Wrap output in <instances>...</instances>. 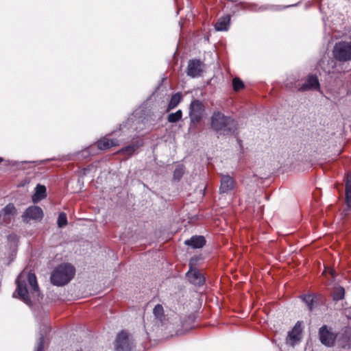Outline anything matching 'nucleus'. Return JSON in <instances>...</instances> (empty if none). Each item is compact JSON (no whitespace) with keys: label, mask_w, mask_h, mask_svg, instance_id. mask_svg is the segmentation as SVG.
<instances>
[{"label":"nucleus","mask_w":351,"mask_h":351,"mask_svg":"<svg viewBox=\"0 0 351 351\" xmlns=\"http://www.w3.org/2000/svg\"><path fill=\"white\" fill-rule=\"evenodd\" d=\"M345 296V289L342 287H337L332 293V298L335 301H339L343 299Z\"/></svg>","instance_id":"nucleus-29"},{"label":"nucleus","mask_w":351,"mask_h":351,"mask_svg":"<svg viewBox=\"0 0 351 351\" xmlns=\"http://www.w3.org/2000/svg\"><path fill=\"white\" fill-rule=\"evenodd\" d=\"M44 214L42 208L38 206H30L25 209L21 217L25 223H29V221H41Z\"/></svg>","instance_id":"nucleus-11"},{"label":"nucleus","mask_w":351,"mask_h":351,"mask_svg":"<svg viewBox=\"0 0 351 351\" xmlns=\"http://www.w3.org/2000/svg\"><path fill=\"white\" fill-rule=\"evenodd\" d=\"M184 244L191 247L193 249L202 248L206 244V239L203 236L195 235L186 240Z\"/></svg>","instance_id":"nucleus-19"},{"label":"nucleus","mask_w":351,"mask_h":351,"mask_svg":"<svg viewBox=\"0 0 351 351\" xmlns=\"http://www.w3.org/2000/svg\"><path fill=\"white\" fill-rule=\"evenodd\" d=\"M346 201L349 208H351V173L347 176L346 184Z\"/></svg>","instance_id":"nucleus-25"},{"label":"nucleus","mask_w":351,"mask_h":351,"mask_svg":"<svg viewBox=\"0 0 351 351\" xmlns=\"http://www.w3.org/2000/svg\"><path fill=\"white\" fill-rule=\"evenodd\" d=\"M236 181L229 175H221L220 194H228L234 189Z\"/></svg>","instance_id":"nucleus-14"},{"label":"nucleus","mask_w":351,"mask_h":351,"mask_svg":"<svg viewBox=\"0 0 351 351\" xmlns=\"http://www.w3.org/2000/svg\"><path fill=\"white\" fill-rule=\"evenodd\" d=\"M75 273V267L71 264H60L52 271L50 277L51 282L58 287L64 286L71 280Z\"/></svg>","instance_id":"nucleus-2"},{"label":"nucleus","mask_w":351,"mask_h":351,"mask_svg":"<svg viewBox=\"0 0 351 351\" xmlns=\"http://www.w3.org/2000/svg\"><path fill=\"white\" fill-rule=\"evenodd\" d=\"M210 127L219 135H232L237 130V122L220 111H214L210 117Z\"/></svg>","instance_id":"nucleus-1"},{"label":"nucleus","mask_w":351,"mask_h":351,"mask_svg":"<svg viewBox=\"0 0 351 351\" xmlns=\"http://www.w3.org/2000/svg\"><path fill=\"white\" fill-rule=\"evenodd\" d=\"M57 224L59 228H62L67 224V217L66 213L62 212L59 214Z\"/></svg>","instance_id":"nucleus-31"},{"label":"nucleus","mask_w":351,"mask_h":351,"mask_svg":"<svg viewBox=\"0 0 351 351\" xmlns=\"http://www.w3.org/2000/svg\"><path fill=\"white\" fill-rule=\"evenodd\" d=\"M320 84L316 75L307 76L305 82L298 88L300 92H305L310 90H319Z\"/></svg>","instance_id":"nucleus-15"},{"label":"nucleus","mask_w":351,"mask_h":351,"mask_svg":"<svg viewBox=\"0 0 351 351\" xmlns=\"http://www.w3.org/2000/svg\"><path fill=\"white\" fill-rule=\"evenodd\" d=\"M45 343V335L40 334V336L37 341L34 351H43Z\"/></svg>","instance_id":"nucleus-32"},{"label":"nucleus","mask_w":351,"mask_h":351,"mask_svg":"<svg viewBox=\"0 0 351 351\" xmlns=\"http://www.w3.org/2000/svg\"><path fill=\"white\" fill-rule=\"evenodd\" d=\"M334 58L340 62L351 60V41H339L335 43L333 51Z\"/></svg>","instance_id":"nucleus-5"},{"label":"nucleus","mask_w":351,"mask_h":351,"mask_svg":"<svg viewBox=\"0 0 351 351\" xmlns=\"http://www.w3.org/2000/svg\"><path fill=\"white\" fill-rule=\"evenodd\" d=\"M142 121L140 118H136L134 115L130 116L125 122H123L120 125L119 129L117 131H114L113 133L117 136V139L121 138H126L123 143H125L131 137V134L133 132H140L143 130V127L141 125ZM123 144V143H121Z\"/></svg>","instance_id":"nucleus-3"},{"label":"nucleus","mask_w":351,"mask_h":351,"mask_svg":"<svg viewBox=\"0 0 351 351\" xmlns=\"http://www.w3.org/2000/svg\"><path fill=\"white\" fill-rule=\"evenodd\" d=\"M143 145V140L142 138H138L136 140L134 141L130 145L125 146L122 147L121 149L118 151V153L120 154H125L128 156H131L133 155L135 152Z\"/></svg>","instance_id":"nucleus-17"},{"label":"nucleus","mask_w":351,"mask_h":351,"mask_svg":"<svg viewBox=\"0 0 351 351\" xmlns=\"http://www.w3.org/2000/svg\"><path fill=\"white\" fill-rule=\"evenodd\" d=\"M346 313H349L348 316L350 317H351V307L346 310Z\"/></svg>","instance_id":"nucleus-35"},{"label":"nucleus","mask_w":351,"mask_h":351,"mask_svg":"<svg viewBox=\"0 0 351 351\" xmlns=\"http://www.w3.org/2000/svg\"><path fill=\"white\" fill-rule=\"evenodd\" d=\"M134 347V341L127 331L121 330L117 334L114 341L115 351H131Z\"/></svg>","instance_id":"nucleus-6"},{"label":"nucleus","mask_w":351,"mask_h":351,"mask_svg":"<svg viewBox=\"0 0 351 351\" xmlns=\"http://www.w3.org/2000/svg\"><path fill=\"white\" fill-rule=\"evenodd\" d=\"M302 322L298 321L291 330L289 331L286 338V343L291 347H294L302 340Z\"/></svg>","instance_id":"nucleus-10"},{"label":"nucleus","mask_w":351,"mask_h":351,"mask_svg":"<svg viewBox=\"0 0 351 351\" xmlns=\"http://www.w3.org/2000/svg\"><path fill=\"white\" fill-rule=\"evenodd\" d=\"M46 197V187L38 184L35 188V193L32 197L34 202H37Z\"/></svg>","instance_id":"nucleus-23"},{"label":"nucleus","mask_w":351,"mask_h":351,"mask_svg":"<svg viewBox=\"0 0 351 351\" xmlns=\"http://www.w3.org/2000/svg\"><path fill=\"white\" fill-rule=\"evenodd\" d=\"M337 343L339 347L350 350L351 349V327L346 326L337 335Z\"/></svg>","instance_id":"nucleus-13"},{"label":"nucleus","mask_w":351,"mask_h":351,"mask_svg":"<svg viewBox=\"0 0 351 351\" xmlns=\"http://www.w3.org/2000/svg\"><path fill=\"white\" fill-rule=\"evenodd\" d=\"M206 108L203 102L199 99L191 101L189 108V117L191 126L199 124L205 115Z\"/></svg>","instance_id":"nucleus-4"},{"label":"nucleus","mask_w":351,"mask_h":351,"mask_svg":"<svg viewBox=\"0 0 351 351\" xmlns=\"http://www.w3.org/2000/svg\"><path fill=\"white\" fill-rule=\"evenodd\" d=\"M185 171V167L183 165H178L173 171V179L180 180Z\"/></svg>","instance_id":"nucleus-28"},{"label":"nucleus","mask_w":351,"mask_h":351,"mask_svg":"<svg viewBox=\"0 0 351 351\" xmlns=\"http://www.w3.org/2000/svg\"><path fill=\"white\" fill-rule=\"evenodd\" d=\"M203 62L199 60H190L187 65V75L193 78L201 76L203 73Z\"/></svg>","instance_id":"nucleus-12"},{"label":"nucleus","mask_w":351,"mask_h":351,"mask_svg":"<svg viewBox=\"0 0 351 351\" xmlns=\"http://www.w3.org/2000/svg\"><path fill=\"white\" fill-rule=\"evenodd\" d=\"M182 99V93H176L171 95L170 101L168 104L167 111H169L178 106Z\"/></svg>","instance_id":"nucleus-24"},{"label":"nucleus","mask_w":351,"mask_h":351,"mask_svg":"<svg viewBox=\"0 0 351 351\" xmlns=\"http://www.w3.org/2000/svg\"><path fill=\"white\" fill-rule=\"evenodd\" d=\"M27 280L29 285L31 287V293L32 295V297L36 298V300H38L40 295V291L36 275L34 273L29 272L27 274Z\"/></svg>","instance_id":"nucleus-20"},{"label":"nucleus","mask_w":351,"mask_h":351,"mask_svg":"<svg viewBox=\"0 0 351 351\" xmlns=\"http://www.w3.org/2000/svg\"><path fill=\"white\" fill-rule=\"evenodd\" d=\"M3 161V158L0 157V163Z\"/></svg>","instance_id":"nucleus-37"},{"label":"nucleus","mask_w":351,"mask_h":351,"mask_svg":"<svg viewBox=\"0 0 351 351\" xmlns=\"http://www.w3.org/2000/svg\"><path fill=\"white\" fill-rule=\"evenodd\" d=\"M318 336L321 343L327 348L333 347L337 338V334L333 332L332 328L327 325L319 328Z\"/></svg>","instance_id":"nucleus-8"},{"label":"nucleus","mask_w":351,"mask_h":351,"mask_svg":"<svg viewBox=\"0 0 351 351\" xmlns=\"http://www.w3.org/2000/svg\"><path fill=\"white\" fill-rule=\"evenodd\" d=\"M266 9H267V7H265V6H264V7H261V8H259L258 9H256V8H251V10H252V11H261V10H266Z\"/></svg>","instance_id":"nucleus-33"},{"label":"nucleus","mask_w":351,"mask_h":351,"mask_svg":"<svg viewBox=\"0 0 351 351\" xmlns=\"http://www.w3.org/2000/svg\"><path fill=\"white\" fill-rule=\"evenodd\" d=\"M153 314L156 323L162 324L165 319L163 306L160 304H156L153 309Z\"/></svg>","instance_id":"nucleus-22"},{"label":"nucleus","mask_w":351,"mask_h":351,"mask_svg":"<svg viewBox=\"0 0 351 351\" xmlns=\"http://www.w3.org/2000/svg\"><path fill=\"white\" fill-rule=\"evenodd\" d=\"M197 261V256H193L190 259L189 270L186 273V277L191 283L197 286H202L205 282V278L200 271L195 268Z\"/></svg>","instance_id":"nucleus-7"},{"label":"nucleus","mask_w":351,"mask_h":351,"mask_svg":"<svg viewBox=\"0 0 351 351\" xmlns=\"http://www.w3.org/2000/svg\"><path fill=\"white\" fill-rule=\"evenodd\" d=\"M16 213V209L14 205L12 203L7 204L0 211V221L7 222L10 221Z\"/></svg>","instance_id":"nucleus-18"},{"label":"nucleus","mask_w":351,"mask_h":351,"mask_svg":"<svg viewBox=\"0 0 351 351\" xmlns=\"http://www.w3.org/2000/svg\"><path fill=\"white\" fill-rule=\"evenodd\" d=\"M232 87L234 90L239 91L244 88V83L239 77H234L232 80Z\"/></svg>","instance_id":"nucleus-30"},{"label":"nucleus","mask_w":351,"mask_h":351,"mask_svg":"<svg viewBox=\"0 0 351 351\" xmlns=\"http://www.w3.org/2000/svg\"><path fill=\"white\" fill-rule=\"evenodd\" d=\"M126 140V138H121L120 139L117 138H108L106 137H104L100 140L97 141V146L100 150H106L112 147H117L120 145L124 141Z\"/></svg>","instance_id":"nucleus-16"},{"label":"nucleus","mask_w":351,"mask_h":351,"mask_svg":"<svg viewBox=\"0 0 351 351\" xmlns=\"http://www.w3.org/2000/svg\"><path fill=\"white\" fill-rule=\"evenodd\" d=\"M182 111L179 109L176 112H171L167 116V121L171 123H175L180 121L182 118Z\"/></svg>","instance_id":"nucleus-26"},{"label":"nucleus","mask_w":351,"mask_h":351,"mask_svg":"<svg viewBox=\"0 0 351 351\" xmlns=\"http://www.w3.org/2000/svg\"><path fill=\"white\" fill-rule=\"evenodd\" d=\"M330 274L332 277H335V271L333 269H330Z\"/></svg>","instance_id":"nucleus-34"},{"label":"nucleus","mask_w":351,"mask_h":351,"mask_svg":"<svg viewBox=\"0 0 351 351\" xmlns=\"http://www.w3.org/2000/svg\"><path fill=\"white\" fill-rule=\"evenodd\" d=\"M302 300L305 303L308 309L311 311L314 307V297L311 294L303 295L300 296Z\"/></svg>","instance_id":"nucleus-27"},{"label":"nucleus","mask_w":351,"mask_h":351,"mask_svg":"<svg viewBox=\"0 0 351 351\" xmlns=\"http://www.w3.org/2000/svg\"><path fill=\"white\" fill-rule=\"evenodd\" d=\"M230 22V16L229 15L222 16L217 21L215 28L217 31H227L229 28Z\"/></svg>","instance_id":"nucleus-21"},{"label":"nucleus","mask_w":351,"mask_h":351,"mask_svg":"<svg viewBox=\"0 0 351 351\" xmlns=\"http://www.w3.org/2000/svg\"><path fill=\"white\" fill-rule=\"evenodd\" d=\"M295 5H287L285 6V8H289V7H291V6H294Z\"/></svg>","instance_id":"nucleus-36"},{"label":"nucleus","mask_w":351,"mask_h":351,"mask_svg":"<svg viewBox=\"0 0 351 351\" xmlns=\"http://www.w3.org/2000/svg\"><path fill=\"white\" fill-rule=\"evenodd\" d=\"M23 277V275L20 274L16 279V289L12 296L13 298H16V293H17L19 298L30 306L32 305V301L29 296L25 281L24 279L23 280H21Z\"/></svg>","instance_id":"nucleus-9"}]
</instances>
